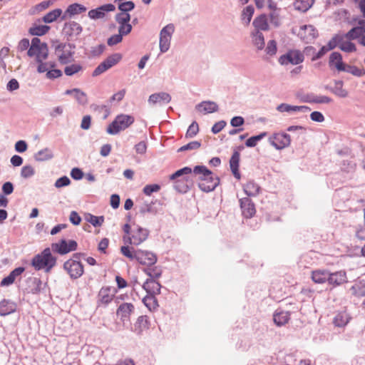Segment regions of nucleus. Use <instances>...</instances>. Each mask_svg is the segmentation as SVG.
<instances>
[{
    "instance_id": "58836bf2",
    "label": "nucleus",
    "mask_w": 365,
    "mask_h": 365,
    "mask_svg": "<svg viewBox=\"0 0 365 365\" xmlns=\"http://www.w3.org/2000/svg\"><path fill=\"white\" fill-rule=\"evenodd\" d=\"M259 190L260 187L252 180L243 185V190L247 196H256L259 194Z\"/></svg>"
},
{
    "instance_id": "bb28decb",
    "label": "nucleus",
    "mask_w": 365,
    "mask_h": 365,
    "mask_svg": "<svg viewBox=\"0 0 365 365\" xmlns=\"http://www.w3.org/2000/svg\"><path fill=\"white\" fill-rule=\"evenodd\" d=\"M160 203L158 200L151 201L150 202H145L140 208V212L143 215L150 213L156 215L160 209Z\"/></svg>"
},
{
    "instance_id": "774afa93",
    "label": "nucleus",
    "mask_w": 365,
    "mask_h": 365,
    "mask_svg": "<svg viewBox=\"0 0 365 365\" xmlns=\"http://www.w3.org/2000/svg\"><path fill=\"white\" fill-rule=\"evenodd\" d=\"M351 291L352 294L356 297H361L365 296L364 285L354 284L351 287Z\"/></svg>"
},
{
    "instance_id": "49530a36",
    "label": "nucleus",
    "mask_w": 365,
    "mask_h": 365,
    "mask_svg": "<svg viewBox=\"0 0 365 365\" xmlns=\"http://www.w3.org/2000/svg\"><path fill=\"white\" fill-rule=\"evenodd\" d=\"M85 220L91 223L93 226L97 227H101L104 222L103 216H95L91 213H87L85 215Z\"/></svg>"
},
{
    "instance_id": "a878e982",
    "label": "nucleus",
    "mask_w": 365,
    "mask_h": 365,
    "mask_svg": "<svg viewBox=\"0 0 365 365\" xmlns=\"http://www.w3.org/2000/svg\"><path fill=\"white\" fill-rule=\"evenodd\" d=\"M63 31L67 36H78L81 33L82 27L76 21H69L65 24Z\"/></svg>"
},
{
    "instance_id": "f8f14e48",
    "label": "nucleus",
    "mask_w": 365,
    "mask_h": 365,
    "mask_svg": "<svg viewBox=\"0 0 365 365\" xmlns=\"http://www.w3.org/2000/svg\"><path fill=\"white\" fill-rule=\"evenodd\" d=\"M270 143L277 150H282L288 147L291 143V137L289 134L282 132L273 134L269 138Z\"/></svg>"
},
{
    "instance_id": "f704fd0d",
    "label": "nucleus",
    "mask_w": 365,
    "mask_h": 365,
    "mask_svg": "<svg viewBox=\"0 0 365 365\" xmlns=\"http://www.w3.org/2000/svg\"><path fill=\"white\" fill-rule=\"evenodd\" d=\"M289 319V312L277 310L273 315L274 322L278 327H281L287 324Z\"/></svg>"
},
{
    "instance_id": "de8ad7c7",
    "label": "nucleus",
    "mask_w": 365,
    "mask_h": 365,
    "mask_svg": "<svg viewBox=\"0 0 365 365\" xmlns=\"http://www.w3.org/2000/svg\"><path fill=\"white\" fill-rule=\"evenodd\" d=\"M143 302L145 306L148 308L149 310L155 309L158 306V300L155 295L153 294H147V295L143 297Z\"/></svg>"
},
{
    "instance_id": "a18cd8bd",
    "label": "nucleus",
    "mask_w": 365,
    "mask_h": 365,
    "mask_svg": "<svg viewBox=\"0 0 365 365\" xmlns=\"http://www.w3.org/2000/svg\"><path fill=\"white\" fill-rule=\"evenodd\" d=\"M62 14V10L61 9H53L48 13H47L43 17V21L46 24H51L56 21L58 17L61 16Z\"/></svg>"
},
{
    "instance_id": "0e129e2a",
    "label": "nucleus",
    "mask_w": 365,
    "mask_h": 365,
    "mask_svg": "<svg viewBox=\"0 0 365 365\" xmlns=\"http://www.w3.org/2000/svg\"><path fill=\"white\" fill-rule=\"evenodd\" d=\"M121 253L125 256L126 257L129 258L130 259H135L137 256V250H133L132 248V250L128 246H122L120 248Z\"/></svg>"
},
{
    "instance_id": "680f3d73",
    "label": "nucleus",
    "mask_w": 365,
    "mask_h": 365,
    "mask_svg": "<svg viewBox=\"0 0 365 365\" xmlns=\"http://www.w3.org/2000/svg\"><path fill=\"white\" fill-rule=\"evenodd\" d=\"M277 51V44L275 40H269L265 48L266 53L269 56H273Z\"/></svg>"
},
{
    "instance_id": "864d4df0",
    "label": "nucleus",
    "mask_w": 365,
    "mask_h": 365,
    "mask_svg": "<svg viewBox=\"0 0 365 365\" xmlns=\"http://www.w3.org/2000/svg\"><path fill=\"white\" fill-rule=\"evenodd\" d=\"M123 0H115V2H118V8L121 12L128 13L135 8L134 2L131 1H122Z\"/></svg>"
},
{
    "instance_id": "37998d69",
    "label": "nucleus",
    "mask_w": 365,
    "mask_h": 365,
    "mask_svg": "<svg viewBox=\"0 0 365 365\" xmlns=\"http://www.w3.org/2000/svg\"><path fill=\"white\" fill-rule=\"evenodd\" d=\"M110 288L108 287H102L98 293L99 300L103 304H108L113 299V295L110 294Z\"/></svg>"
},
{
    "instance_id": "b1692460",
    "label": "nucleus",
    "mask_w": 365,
    "mask_h": 365,
    "mask_svg": "<svg viewBox=\"0 0 365 365\" xmlns=\"http://www.w3.org/2000/svg\"><path fill=\"white\" fill-rule=\"evenodd\" d=\"M142 287L146 291L147 294L155 296L160 293L161 285L153 279H147Z\"/></svg>"
},
{
    "instance_id": "ea45409f",
    "label": "nucleus",
    "mask_w": 365,
    "mask_h": 365,
    "mask_svg": "<svg viewBox=\"0 0 365 365\" xmlns=\"http://www.w3.org/2000/svg\"><path fill=\"white\" fill-rule=\"evenodd\" d=\"M350 317L346 312L338 313L334 318V324L336 327H344L349 321Z\"/></svg>"
},
{
    "instance_id": "c03bdc74",
    "label": "nucleus",
    "mask_w": 365,
    "mask_h": 365,
    "mask_svg": "<svg viewBox=\"0 0 365 365\" xmlns=\"http://www.w3.org/2000/svg\"><path fill=\"white\" fill-rule=\"evenodd\" d=\"M314 4V0H296L294 3V6L296 10L305 12Z\"/></svg>"
},
{
    "instance_id": "473e14b6",
    "label": "nucleus",
    "mask_w": 365,
    "mask_h": 365,
    "mask_svg": "<svg viewBox=\"0 0 365 365\" xmlns=\"http://www.w3.org/2000/svg\"><path fill=\"white\" fill-rule=\"evenodd\" d=\"M148 317L145 315L140 316L134 324L133 331L140 335L145 329H148Z\"/></svg>"
},
{
    "instance_id": "7ed1b4c3",
    "label": "nucleus",
    "mask_w": 365,
    "mask_h": 365,
    "mask_svg": "<svg viewBox=\"0 0 365 365\" xmlns=\"http://www.w3.org/2000/svg\"><path fill=\"white\" fill-rule=\"evenodd\" d=\"M85 256V253L76 252L73 254L72 257L63 263V268L71 279H77L83 274L84 267L80 259Z\"/></svg>"
},
{
    "instance_id": "c9c22d12",
    "label": "nucleus",
    "mask_w": 365,
    "mask_h": 365,
    "mask_svg": "<svg viewBox=\"0 0 365 365\" xmlns=\"http://www.w3.org/2000/svg\"><path fill=\"white\" fill-rule=\"evenodd\" d=\"M252 25L255 27V30H258L259 31H267L269 29L267 18L263 14L255 18L252 22Z\"/></svg>"
},
{
    "instance_id": "20e7f679",
    "label": "nucleus",
    "mask_w": 365,
    "mask_h": 365,
    "mask_svg": "<svg viewBox=\"0 0 365 365\" xmlns=\"http://www.w3.org/2000/svg\"><path fill=\"white\" fill-rule=\"evenodd\" d=\"M335 60H338V62L335 63V68L339 71H346L357 77H361L365 75V69L359 68L355 66L345 65L342 61L341 54L336 51L332 52L329 56V67H332V66L335 63Z\"/></svg>"
},
{
    "instance_id": "bf43d9fd",
    "label": "nucleus",
    "mask_w": 365,
    "mask_h": 365,
    "mask_svg": "<svg viewBox=\"0 0 365 365\" xmlns=\"http://www.w3.org/2000/svg\"><path fill=\"white\" fill-rule=\"evenodd\" d=\"M199 131V125L196 121H193L190 126L188 127L185 138H192L195 137Z\"/></svg>"
},
{
    "instance_id": "ddd939ff",
    "label": "nucleus",
    "mask_w": 365,
    "mask_h": 365,
    "mask_svg": "<svg viewBox=\"0 0 365 365\" xmlns=\"http://www.w3.org/2000/svg\"><path fill=\"white\" fill-rule=\"evenodd\" d=\"M298 36L306 43L312 42L317 36L318 31L312 25L300 26Z\"/></svg>"
},
{
    "instance_id": "aec40b11",
    "label": "nucleus",
    "mask_w": 365,
    "mask_h": 365,
    "mask_svg": "<svg viewBox=\"0 0 365 365\" xmlns=\"http://www.w3.org/2000/svg\"><path fill=\"white\" fill-rule=\"evenodd\" d=\"M347 282L346 274L344 271H338L329 274L328 284L333 287L340 286Z\"/></svg>"
},
{
    "instance_id": "2eb2a0df",
    "label": "nucleus",
    "mask_w": 365,
    "mask_h": 365,
    "mask_svg": "<svg viewBox=\"0 0 365 365\" xmlns=\"http://www.w3.org/2000/svg\"><path fill=\"white\" fill-rule=\"evenodd\" d=\"M135 259L141 264L152 266L157 262V256L153 252L137 250V256Z\"/></svg>"
},
{
    "instance_id": "9d476101",
    "label": "nucleus",
    "mask_w": 365,
    "mask_h": 365,
    "mask_svg": "<svg viewBox=\"0 0 365 365\" xmlns=\"http://www.w3.org/2000/svg\"><path fill=\"white\" fill-rule=\"evenodd\" d=\"M78 248L76 241L73 240H66L61 239L58 242L51 244V250L61 255H64L72 251H76Z\"/></svg>"
},
{
    "instance_id": "052dcab7",
    "label": "nucleus",
    "mask_w": 365,
    "mask_h": 365,
    "mask_svg": "<svg viewBox=\"0 0 365 365\" xmlns=\"http://www.w3.org/2000/svg\"><path fill=\"white\" fill-rule=\"evenodd\" d=\"M201 143L200 141H192L189 143L181 146L180 148H178V152H184L186 150H197L200 148Z\"/></svg>"
},
{
    "instance_id": "5fc2aeb1",
    "label": "nucleus",
    "mask_w": 365,
    "mask_h": 365,
    "mask_svg": "<svg viewBox=\"0 0 365 365\" xmlns=\"http://www.w3.org/2000/svg\"><path fill=\"white\" fill-rule=\"evenodd\" d=\"M143 270L145 273L149 276L148 279H153L154 280L160 277L162 274V271L157 267L154 268H145Z\"/></svg>"
},
{
    "instance_id": "4d7b16f0",
    "label": "nucleus",
    "mask_w": 365,
    "mask_h": 365,
    "mask_svg": "<svg viewBox=\"0 0 365 365\" xmlns=\"http://www.w3.org/2000/svg\"><path fill=\"white\" fill-rule=\"evenodd\" d=\"M339 48L346 53L355 52L356 51V45L350 41L346 42L343 41L339 43Z\"/></svg>"
},
{
    "instance_id": "13d9d810",
    "label": "nucleus",
    "mask_w": 365,
    "mask_h": 365,
    "mask_svg": "<svg viewBox=\"0 0 365 365\" xmlns=\"http://www.w3.org/2000/svg\"><path fill=\"white\" fill-rule=\"evenodd\" d=\"M191 173H192V169L190 167H184L182 168L177 170L173 174H172L170 176V180H175L178 178H180L181 176H183V175H186L190 174Z\"/></svg>"
},
{
    "instance_id": "cd10ccee",
    "label": "nucleus",
    "mask_w": 365,
    "mask_h": 365,
    "mask_svg": "<svg viewBox=\"0 0 365 365\" xmlns=\"http://www.w3.org/2000/svg\"><path fill=\"white\" fill-rule=\"evenodd\" d=\"M133 310L134 306L133 304L123 303L118 307L116 313L120 317V319L124 322L129 319L130 315Z\"/></svg>"
},
{
    "instance_id": "1a4fd4ad",
    "label": "nucleus",
    "mask_w": 365,
    "mask_h": 365,
    "mask_svg": "<svg viewBox=\"0 0 365 365\" xmlns=\"http://www.w3.org/2000/svg\"><path fill=\"white\" fill-rule=\"evenodd\" d=\"M304 61V54L297 49L289 50L286 53L282 55L278 62L282 66H287L289 64L298 65Z\"/></svg>"
},
{
    "instance_id": "c756f323",
    "label": "nucleus",
    "mask_w": 365,
    "mask_h": 365,
    "mask_svg": "<svg viewBox=\"0 0 365 365\" xmlns=\"http://www.w3.org/2000/svg\"><path fill=\"white\" fill-rule=\"evenodd\" d=\"M303 101L309 103H329L332 99L326 96H317L314 93H308L303 98Z\"/></svg>"
},
{
    "instance_id": "6e6d98bb",
    "label": "nucleus",
    "mask_w": 365,
    "mask_h": 365,
    "mask_svg": "<svg viewBox=\"0 0 365 365\" xmlns=\"http://www.w3.org/2000/svg\"><path fill=\"white\" fill-rule=\"evenodd\" d=\"M255 9L252 6H247L242 11V19L245 21L247 24H250L253 16Z\"/></svg>"
},
{
    "instance_id": "c85d7f7f",
    "label": "nucleus",
    "mask_w": 365,
    "mask_h": 365,
    "mask_svg": "<svg viewBox=\"0 0 365 365\" xmlns=\"http://www.w3.org/2000/svg\"><path fill=\"white\" fill-rule=\"evenodd\" d=\"M86 11V7L80 4H72L69 5L64 14L61 16V20H65L68 16L70 17L76 14H80Z\"/></svg>"
},
{
    "instance_id": "e2e57ef3",
    "label": "nucleus",
    "mask_w": 365,
    "mask_h": 365,
    "mask_svg": "<svg viewBox=\"0 0 365 365\" xmlns=\"http://www.w3.org/2000/svg\"><path fill=\"white\" fill-rule=\"evenodd\" d=\"M34 174H35V170L30 165H26L23 166L21 170V176L24 179L31 178L32 176L34 175Z\"/></svg>"
},
{
    "instance_id": "39448f33",
    "label": "nucleus",
    "mask_w": 365,
    "mask_h": 365,
    "mask_svg": "<svg viewBox=\"0 0 365 365\" xmlns=\"http://www.w3.org/2000/svg\"><path fill=\"white\" fill-rule=\"evenodd\" d=\"M134 123V118L130 115H118L114 120L107 128V133L116 135L120 131L125 130Z\"/></svg>"
},
{
    "instance_id": "09e8293b",
    "label": "nucleus",
    "mask_w": 365,
    "mask_h": 365,
    "mask_svg": "<svg viewBox=\"0 0 365 365\" xmlns=\"http://www.w3.org/2000/svg\"><path fill=\"white\" fill-rule=\"evenodd\" d=\"M29 282L31 284L32 287L31 288V292L33 294H39L42 290V281L37 277H33L29 279Z\"/></svg>"
},
{
    "instance_id": "393cba45",
    "label": "nucleus",
    "mask_w": 365,
    "mask_h": 365,
    "mask_svg": "<svg viewBox=\"0 0 365 365\" xmlns=\"http://www.w3.org/2000/svg\"><path fill=\"white\" fill-rule=\"evenodd\" d=\"M17 305L10 299H4L0 302V315L7 316L16 311Z\"/></svg>"
},
{
    "instance_id": "f3484780",
    "label": "nucleus",
    "mask_w": 365,
    "mask_h": 365,
    "mask_svg": "<svg viewBox=\"0 0 365 365\" xmlns=\"http://www.w3.org/2000/svg\"><path fill=\"white\" fill-rule=\"evenodd\" d=\"M149 231L140 226H137V230L133 232L131 237H128L129 243L138 245L144 242L148 237Z\"/></svg>"
},
{
    "instance_id": "f03ea898",
    "label": "nucleus",
    "mask_w": 365,
    "mask_h": 365,
    "mask_svg": "<svg viewBox=\"0 0 365 365\" xmlns=\"http://www.w3.org/2000/svg\"><path fill=\"white\" fill-rule=\"evenodd\" d=\"M57 257L52 255L51 249L45 248L41 252L36 255L31 259V264L35 270L44 269L46 272H50L56 265Z\"/></svg>"
},
{
    "instance_id": "6e6552de",
    "label": "nucleus",
    "mask_w": 365,
    "mask_h": 365,
    "mask_svg": "<svg viewBox=\"0 0 365 365\" xmlns=\"http://www.w3.org/2000/svg\"><path fill=\"white\" fill-rule=\"evenodd\" d=\"M174 31L175 26L173 24H168L161 29L159 41V47L161 53H165L169 50Z\"/></svg>"
},
{
    "instance_id": "338daca9",
    "label": "nucleus",
    "mask_w": 365,
    "mask_h": 365,
    "mask_svg": "<svg viewBox=\"0 0 365 365\" xmlns=\"http://www.w3.org/2000/svg\"><path fill=\"white\" fill-rule=\"evenodd\" d=\"M83 67L80 64H71L66 66L64 73L66 76H71L82 70Z\"/></svg>"
},
{
    "instance_id": "2f4dec72",
    "label": "nucleus",
    "mask_w": 365,
    "mask_h": 365,
    "mask_svg": "<svg viewBox=\"0 0 365 365\" xmlns=\"http://www.w3.org/2000/svg\"><path fill=\"white\" fill-rule=\"evenodd\" d=\"M252 42L257 48V51H261L264 48L265 42L263 34L258 31L254 30L251 33Z\"/></svg>"
},
{
    "instance_id": "e433bc0d",
    "label": "nucleus",
    "mask_w": 365,
    "mask_h": 365,
    "mask_svg": "<svg viewBox=\"0 0 365 365\" xmlns=\"http://www.w3.org/2000/svg\"><path fill=\"white\" fill-rule=\"evenodd\" d=\"M329 272L327 270H314L312 273V280L317 284L328 282Z\"/></svg>"
},
{
    "instance_id": "a19ab883",
    "label": "nucleus",
    "mask_w": 365,
    "mask_h": 365,
    "mask_svg": "<svg viewBox=\"0 0 365 365\" xmlns=\"http://www.w3.org/2000/svg\"><path fill=\"white\" fill-rule=\"evenodd\" d=\"M188 181V177H185L182 180H176L174 185L175 189L180 193H186L190 190V186L187 185Z\"/></svg>"
},
{
    "instance_id": "0eeeda50",
    "label": "nucleus",
    "mask_w": 365,
    "mask_h": 365,
    "mask_svg": "<svg viewBox=\"0 0 365 365\" xmlns=\"http://www.w3.org/2000/svg\"><path fill=\"white\" fill-rule=\"evenodd\" d=\"M75 46L71 43H58L55 46V51L61 64H67L72 61Z\"/></svg>"
},
{
    "instance_id": "8fccbe9b",
    "label": "nucleus",
    "mask_w": 365,
    "mask_h": 365,
    "mask_svg": "<svg viewBox=\"0 0 365 365\" xmlns=\"http://www.w3.org/2000/svg\"><path fill=\"white\" fill-rule=\"evenodd\" d=\"M344 38V36L343 35H340V34L334 35L331 38V40H329L327 45L326 46L328 51L333 50L337 46L339 47V43L343 41Z\"/></svg>"
},
{
    "instance_id": "f257e3e1",
    "label": "nucleus",
    "mask_w": 365,
    "mask_h": 365,
    "mask_svg": "<svg viewBox=\"0 0 365 365\" xmlns=\"http://www.w3.org/2000/svg\"><path fill=\"white\" fill-rule=\"evenodd\" d=\"M193 173L200 175L198 187L203 192H211L220 184V178L205 165L195 166Z\"/></svg>"
},
{
    "instance_id": "69168bd1",
    "label": "nucleus",
    "mask_w": 365,
    "mask_h": 365,
    "mask_svg": "<svg viewBox=\"0 0 365 365\" xmlns=\"http://www.w3.org/2000/svg\"><path fill=\"white\" fill-rule=\"evenodd\" d=\"M115 19L118 24H130V15L128 13L120 12L115 15Z\"/></svg>"
},
{
    "instance_id": "3c124183",
    "label": "nucleus",
    "mask_w": 365,
    "mask_h": 365,
    "mask_svg": "<svg viewBox=\"0 0 365 365\" xmlns=\"http://www.w3.org/2000/svg\"><path fill=\"white\" fill-rule=\"evenodd\" d=\"M36 63H38L37 67V71L40 73H44L48 71V63L43 62L48 57H42L41 55H36L35 56Z\"/></svg>"
},
{
    "instance_id": "9b49d317",
    "label": "nucleus",
    "mask_w": 365,
    "mask_h": 365,
    "mask_svg": "<svg viewBox=\"0 0 365 365\" xmlns=\"http://www.w3.org/2000/svg\"><path fill=\"white\" fill-rule=\"evenodd\" d=\"M27 55L29 57H34L36 55H41L42 57L48 56V45L45 42H41L40 38L34 37L31 40V44L28 49Z\"/></svg>"
},
{
    "instance_id": "5701e85b",
    "label": "nucleus",
    "mask_w": 365,
    "mask_h": 365,
    "mask_svg": "<svg viewBox=\"0 0 365 365\" xmlns=\"http://www.w3.org/2000/svg\"><path fill=\"white\" fill-rule=\"evenodd\" d=\"M240 154L237 150H234L230 159V170L235 178L240 180L241 178L240 173L239 171L240 166Z\"/></svg>"
},
{
    "instance_id": "423d86ee",
    "label": "nucleus",
    "mask_w": 365,
    "mask_h": 365,
    "mask_svg": "<svg viewBox=\"0 0 365 365\" xmlns=\"http://www.w3.org/2000/svg\"><path fill=\"white\" fill-rule=\"evenodd\" d=\"M122 58V54L119 53H115L108 56L94 69L92 76L96 77L105 73L110 68L118 64L121 61Z\"/></svg>"
},
{
    "instance_id": "603ef678",
    "label": "nucleus",
    "mask_w": 365,
    "mask_h": 365,
    "mask_svg": "<svg viewBox=\"0 0 365 365\" xmlns=\"http://www.w3.org/2000/svg\"><path fill=\"white\" fill-rule=\"evenodd\" d=\"M280 9H274L269 14V23L275 28L281 25V19L279 16Z\"/></svg>"
},
{
    "instance_id": "79ce46f5",
    "label": "nucleus",
    "mask_w": 365,
    "mask_h": 365,
    "mask_svg": "<svg viewBox=\"0 0 365 365\" xmlns=\"http://www.w3.org/2000/svg\"><path fill=\"white\" fill-rule=\"evenodd\" d=\"M50 29V26L46 25H34L31 27L29 32L32 36H41L46 34Z\"/></svg>"
},
{
    "instance_id": "7c9ffc66",
    "label": "nucleus",
    "mask_w": 365,
    "mask_h": 365,
    "mask_svg": "<svg viewBox=\"0 0 365 365\" xmlns=\"http://www.w3.org/2000/svg\"><path fill=\"white\" fill-rule=\"evenodd\" d=\"M25 269L23 267H19L17 268H15L14 270H12L9 274L4 277L0 284L2 287L4 286H9L13 284L16 279V277L21 275L24 272Z\"/></svg>"
},
{
    "instance_id": "6ab92c4d",
    "label": "nucleus",
    "mask_w": 365,
    "mask_h": 365,
    "mask_svg": "<svg viewBox=\"0 0 365 365\" xmlns=\"http://www.w3.org/2000/svg\"><path fill=\"white\" fill-rule=\"evenodd\" d=\"M277 110L280 113H293L296 112L307 113L311 108L307 106H292L287 103H281L277 106Z\"/></svg>"
},
{
    "instance_id": "dca6fc26",
    "label": "nucleus",
    "mask_w": 365,
    "mask_h": 365,
    "mask_svg": "<svg viewBox=\"0 0 365 365\" xmlns=\"http://www.w3.org/2000/svg\"><path fill=\"white\" fill-rule=\"evenodd\" d=\"M240 205L242 214L245 218L252 217L255 212V206L254 202L249 197H243L240 200Z\"/></svg>"
},
{
    "instance_id": "4be33fe9",
    "label": "nucleus",
    "mask_w": 365,
    "mask_h": 365,
    "mask_svg": "<svg viewBox=\"0 0 365 365\" xmlns=\"http://www.w3.org/2000/svg\"><path fill=\"white\" fill-rule=\"evenodd\" d=\"M171 101V96L166 92H159L151 94L148 98L150 105H155L157 103H168Z\"/></svg>"
},
{
    "instance_id": "a211bd4d",
    "label": "nucleus",
    "mask_w": 365,
    "mask_h": 365,
    "mask_svg": "<svg viewBox=\"0 0 365 365\" xmlns=\"http://www.w3.org/2000/svg\"><path fill=\"white\" fill-rule=\"evenodd\" d=\"M115 9V6L112 4H106L96 9H91L88 11V16L91 19H99L105 16L106 13L113 11Z\"/></svg>"
},
{
    "instance_id": "4468645a",
    "label": "nucleus",
    "mask_w": 365,
    "mask_h": 365,
    "mask_svg": "<svg viewBox=\"0 0 365 365\" xmlns=\"http://www.w3.org/2000/svg\"><path fill=\"white\" fill-rule=\"evenodd\" d=\"M353 21H357L358 26L350 29L346 34L343 35L344 38L349 41L355 40L362 37L365 34V19H358L353 18Z\"/></svg>"
},
{
    "instance_id": "412c9836",
    "label": "nucleus",
    "mask_w": 365,
    "mask_h": 365,
    "mask_svg": "<svg viewBox=\"0 0 365 365\" xmlns=\"http://www.w3.org/2000/svg\"><path fill=\"white\" fill-rule=\"evenodd\" d=\"M195 109L200 113L207 114L218 111L219 106L214 101H205L196 105Z\"/></svg>"
},
{
    "instance_id": "72a5a7b5",
    "label": "nucleus",
    "mask_w": 365,
    "mask_h": 365,
    "mask_svg": "<svg viewBox=\"0 0 365 365\" xmlns=\"http://www.w3.org/2000/svg\"><path fill=\"white\" fill-rule=\"evenodd\" d=\"M54 157L51 149L45 148L38 150L34 155V158L37 162H43L51 160Z\"/></svg>"
},
{
    "instance_id": "4c0bfd02",
    "label": "nucleus",
    "mask_w": 365,
    "mask_h": 365,
    "mask_svg": "<svg viewBox=\"0 0 365 365\" xmlns=\"http://www.w3.org/2000/svg\"><path fill=\"white\" fill-rule=\"evenodd\" d=\"M343 85L342 81H335L334 87L329 88L327 86L326 88L330 90L331 93L340 98H346L348 96V92L343 88Z\"/></svg>"
}]
</instances>
